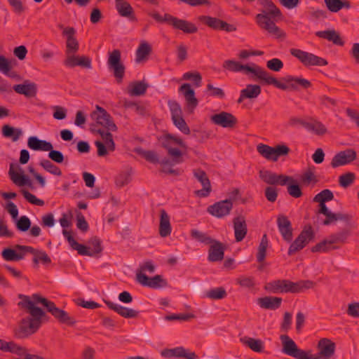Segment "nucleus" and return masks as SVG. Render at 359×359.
<instances>
[{
  "label": "nucleus",
  "instance_id": "f257e3e1",
  "mask_svg": "<svg viewBox=\"0 0 359 359\" xmlns=\"http://www.w3.org/2000/svg\"><path fill=\"white\" fill-rule=\"evenodd\" d=\"M19 298L21 299V301L18 303V306L26 309L31 316L23 318L20 321L19 327L15 332L18 338L27 337L35 333L40 327L41 319L46 316V313L41 309L35 306L36 304H42L47 311L50 313L60 323L68 325H74L76 323L74 318L69 316L66 311L57 308L54 302L39 294H34L31 297L20 294Z\"/></svg>",
  "mask_w": 359,
  "mask_h": 359
},
{
  "label": "nucleus",
  "instance_id": "f03ea898",
  "mask_svg": "<svg viewBox=\"0 0 359 359\" xmlns=\"http://www.w3.org/2000/svg\"><path fill=\"white\" fill-rule=\"evenodd\" d=\"M161 145L167 150L168 155L171 158L170 161L163 159L161 161L162 171L174 175H180V172L179 170L172 169L170 168V166L183 162L182 153L178 148H176L175 146L187 148L185 143L181 138L177 136L166 134L161 137Z\"/></svg>",
  "mask_w": 359,
  "mask_h": 359
},
{
  "label": "nucleus",
  "instance_id": "7ed1b4c3",
  "mask_svg": "<svg viewBox=\"0 0 359 359\" xmlns=\"http://www.w3.org/2000/svg\"><path fill=\"white\" fill-rule=\"evenodd\" d=\"M265 6L266 9L255 16L257 24L262 29L266 31L269 34L276 39L285 38V33L276 26L271 19V18H280L282 17L280 10L271 1H267Z\"/></svg>",
  "mask_w": 359,
  "mask_h": 359
},
{
  "label": "nucleus",
  "instance_id": "20e7f679",
  "mask_svg": "<svg viewBox=\"0 0 359 359\" xmlns=\"http://www.w3.org/2000/svg\"><path fill=\"white\" fill-rule=\"evenodd\" d=\"M315 286V283L309 280H302L292 282L287 279L274 280L267 283L264 289L273 294L278 293H299Z\"/></svg>",
  "mask_w": 359,
  "mask_h": 359
},
{
  "label": "nucleus",
  "instance_id": "39448f33",
  "mask_svg": "<svg viewBox=\"0 0 359 359\" xmlns=\"http://www.w3.org/2000/svg\"><path fill=\"white\" fill-rule=\"evenodd\" d=\"M149 15L154 18L156 22L165 23L173 29L182 31L187 34H195L198 32L197 27L188 20L178 18L169 13H165L163 16L158 12H151Z\"/></svg>",
  "mask_w": 359,
  "mask_h": 359
},
{
  "label": "nucleus",
  "instance_id": "423d86ee",
  "mask_svg": "<svg viewBox=\"0 0 359 359\" xmlns=\"http://www.w3.org/2000/svg\"><path fill=\"white\" fill-rule=\"evenodd\" d=\"M348 238V231L347 230H341L340 231L332 233L323 241L317 243L311 248L313 252H325L338 248L336 244L344 243Z\"/></svg>",
  "mask_w": 359,
  "mask_h": 359
},
{
  "label": "nucleus",
  "instance_id": "0eeeda50",
  "mask_svg": "<svg viewBox=\"0 0 359 359\" xmlns=\"http://www.w3.org/2000/svg\"><path fill=\"white\" fill-rule=\"evenodd\" d=\"M257 152L264 158L276 162L279 157L288 155L290 148L285 144H278L274 147L267 144H259L257 147Z\"/></svg>",
  "mask_w": 359,
  "mask_h": 359
},
{
  "label": "nucleus",
  "instance_id": "6e6552de",
  "mask_svg": "<svg viewBox=\"0 0 359 359\" xmlns=\"http://www.w3.org/2000/svg\"><path fill=\"white\" fill-rule=\"evenodd\" d=\"M273 81L271 85L283 90L287 89L297 90L299 87L307 89L311 86V83L309 80L290 75L283 77L281 79L282 81L277 80L275 77H273Z\"/></svg>",
  "mask_w": 359,
  "mask_h": 359
},
{
  "label": "nucleus",
  "instance_id": "1a4fd4ad",
  "mask_svg": "<svg viewBox=\"0 0 359 359\" xmlns=\"http://www.w3.org/2000/svg\"><path fill=\"white\" fill-rule=\"evenodd\" d=\"M290 53L305 67L325 66L327 65V61L325 59L301 49L291 48Z\"/></svg>",
  "mask_w": 359,
  "mask_h": 359
},
{
  "label": "nucleus",
  "instance_id": "9d476101",
  "mask_svg": "<svg viewBox=\"0 0 359 359\" xmlns=\"http://www.w3.org/2000/svg\"><path fill=\"white\" fill-rule=\"evenodd\" d=\"M325 219L323 220V224L328 226L335 223L339 220L345 224V227L342 230H347L348 231V236L351 235V231L355 227V222L353 221L351 215L344 212H332L331 210L328 211L324 215Z\"/></svg>",
  "mask_w": 359,
  "mask_h": 359
},
{
  "label": "nucleus",
  "instance_id": "9b49d317",
  "mask_svg": "<svg viewBox=\"0 0 359 359\" xmlns=\"http://www.w3.org/2000/svg\"><path fill=\"white\" fill-rule=\"evenodd\" d=\"M90 117L95 122L108 130L116 131L117 127L111 115L102 107L96 105L95 110L90 114Z\"/></svg>",
  "mask_w": 359,
  "mask_h": 359
},
{
  "label": "nucleus",
  "instance_id": "f8f14e48",
  "mask_svg": "<svg viewBox=\"0 0 359 359\" xmlns=\"http://www.w3.org/2000/svg\"><path fill=\"white\" fill-rule=\"evenodd\" d=\"M314 233L311 226L304 228L288 249V255H292L302 250L313 238Z\"/></svg>",
  "mask_w": 359,
  "mask_h": 359
},
{
  "label": "nucleus",
  "instance_id": "ddd939ff",
  "mask_svg": "<svg viewBox=\"0 0 359 359\" xmlns=\"http://www.w3.org/2000/svg\"><path fill=\"white\" fill-rule=\"evenodd\" d=\"M121 51L115 49L109 53L107 61L109 69L113 71L114 76L118 82L122 81L125 74V66L121 62Z\"/></svg>",
  "mask_w": 359,
  "mask_h": 359
},
{
  "label": "nucleus",
  "instance_id": "4468645a",
  "mask_svg": "<svg viewBox=\"0 0 359 359\" xmlns=\"http://www.w3.org/2000/svg\"><path fill=\"white\" fill-rule=\"evenodd\" d=\"M198 20L210 28L215 30H224L227 32H235L236 30V27L233 25L229 24L217 18L200 15L198 17Z\"/></svg>",
  "mask_w": 359,
  "mask_h": 359
},
{
  "label": "nucleus",
  "instance_id": "2eb2a0df",
  "mask_svg": "<svg viewBox=\"0 0 359 359\" xmlns=\"http://www.w3.org/2000/svg\"><path fill=\"white\" fill-rule=\"evenodd\" d=\"M136 281L144 287L153 289H158L167 285V281L161 275H156L149 278L146 274L137 273Z\"/></svg>",
  "mask_w": 359,
  "mask_h": 359
},
{
  "label": "nucleus",
  "instance_id": "dca6fc26",
  "mask_svg": "<svg viewBox=\"0 0 359 359\" xmlns=\"http://www.w3.org/2000/svg\"><path fill=\"white\" fill-rule=\"evenodd\" d=\"M335 347V344L330 339H321L318 343V353L314 354V359H330L334 353Z\"/></svg>",
  "mask_w": 359,
  "mask_h": 359
},
{
  "label": "nucleus",
  "instance_id": "f3484780",
  "mask_svg": "<svg viewBox=\"0 0 359 359\" xmlns=\"http://www.w3.org/2000/svg\"><path fill=\"white\" fill-rule=\"evenodd\" d=\"M246 74H252V77H255L265 84L271 85L273 81L272 76L268 72L264 70L262 67L256 64H252L251 66L246 65L245 72Z\"/></svg>",
  "mask_w": 359,
  "mask_h": 359
},
{
  "label": "nucleus",
  "instance_id": "a211bd4d",
  "mask_svg": "<svg viewBox=\"0 0 359 359\" xmlns=\"http://www.w3.org/2000/svg\"><path fill=\"white\" fill-rule=\"evenodd\" d=\"M185 100L187 110L192 113L198 106V100L195 96V92L189 83H184L179 88Z\"/></svg>",
  "mask_w": 359,
  "mask_h": 359
},
{
  "label": "nucleus",
  "instance_id": "6ab92c4d",
  "mask_svg": "<svg viewBox=\"0 0 359 359\" xmlns=\"http://www.w3.org/2000/svg\"><path fill=\"white\" fill-rule=\"evenodd\" d=\"M357 154L355 150L348 149L339 151L332 158L331 166L334 168L351 163L356 159Z\"/></svg>",
  "mask_w": 359,
  "mask_h": 359
},
{
  "label": "nucleus",
  "instance_id": "aec40b11",
  "mask_svg": "<svg viewBox=\"0 0 359 359\" xmlns=\"http://www.w3.org/2000/svg\"><path fill=\"white\" fill-rule=\"evenodd\" d=\"M233 208L231 200H224L214 203L208 208V212L210 215L221 218L228 215Z\"/></svg>",
  "mask_w": 359,
  "mask_h": 359
},
{
  "label": "nucleus",
  "instance_id": "412c9836",
  "mask_svg": "<svg viewBox=\"0 0 359 359\" xmlns=\"http://www.w3.org/2000/svg\"><path fill=\"white\" fill-rule=\"evenodd\" d=\"M63 63L69 68L77 66L88 69L92 68L91 59L88 56L77 55L76 53L66 56Z\"/></svg>",
  "mask_w": 359,
  "mask_h": 359
},
{
  "label": "nucleus",
  "instance_id": "4be33fe9",
  "mask_svg": "<svg viewBox=\"0 0 359 359\" xmlns=\"http://www.w3.org/2000/svg\"><path fill=\"white\" fill-rule=\"evenodd\" d=\"M210 120L215 125L227 128H233L237 123L236 118L232 114L226 111L212 115Z\"/></svg>",
  "mask_w": 359,
  "mask_h": 359
},
{
  "label": "nucleus",
  "instance_id": "5701e85b",
  "mask_svg": "<svg viewBox=\"0 0 359 359\" xmlns=\"http://www.w3.org/2000/svg\"><path fill=\"white\" fill-rule=\"evenodd\" d=\"M161 354L164 358H184L186 359H198V356L194 352H191L182 346L175 348L163 349Z\"/></svg>",
  "mask_w": 359,
  "mask_h": 359
},
{
  "label": "nucleus",
  "instance_id": "b1692460",
  "mask_svg": "<svg viewBox=\"0 0 359 359\" xmlns=\"http://www.w3.org/2000/svg\"><path fill=\"white\" fill-rule=\"evenodd\" d=\"M277 226L283 240L287 243L291 242L293 238L292 227L288 218L283 215H278Z\"/></svg>",
  "mask_w": 359,
  "mask_h": 359
},
{
  "label": "nucleus",
  "instance_id": "393cba45",
  "mask_svg": "<svg viewBox=\"0 0 359 359\" xmlns=\"http://www.w3.org/2000/svg\"><path fill=\"white\" fill-rule=\"evenodd\" d=\"M193 174L203 186V189L198 191V194L202 197L208 196L211 191V185L207 174L201 169L194 170Z\"/></svg>",
  "mask_w": 359,
  "mask_h": 359
},
{
  "label": "nucleus",
  "instance_id": "a878e982",
  "mask_svg": "<svg viewBox=\"0 0 359 359\" xmlns=\"http://www.w3.org/2000/svg\"><path fill=\"white\" fill-rule=\"evenodd\" d=\"M13 88L15 93L27 97H34L37 93L36 84L29 80H25L22 84L15 85Z\"/></svg>",
  "mask_w": 359,
  "mask_h": 359
},
{
  "label": "nucleus",
  "instance_id": "bb28decb",
  "mask_svg": "<svg viewBox=\"0 0 359 359\" xmlns=\"http://www.w3.org/2000/svg\"><path fill=\"white\" fill-rule=\"evenodd\" d=\"M225 246L219 241L214 240L210 245L208 260L212 262H219L224 259Z\"/></svg>",
  "mask_w": 359,
  "mask_h": 359
},
{
  "label": "nucleus",
  "instance_id": "cd10ccee",
  "mask_svg": "<svg viewBox=\"0 0 359 359\" xmlns=\"http://www.w3.org/2000/svg\"><path fill=\"white\" fill-rule=\"evenodd\" d=\"M104 303L107 305V306L118 313L123 318H133L137 317L139 312L133 309L126 308L118 304H115L109 300H104Z\"/></svg>",
  "mask_w": 359,
  "mask_h": 359
},
{
  "label": "nucleus",
  "instance_id": "c85d7f7f",
  "mask_svg": "<svg viewBox=\"0 0 359 359\" xmlns=\"http://www.w3.org/2000/svg\"><path fill=\"white\" fill-rule=\"evenodd\" d=\"M233 229L236 242L243 241L248 232L247 224L244 217L238 216L233 219Z\"/></svg>",
  "mask_w": 359,
  "mask_h": 359
},
{
  "label": "nucleus",
  "instance_id": "c756f323",
  "mask_svg": "<svg viewBox=\"0 0 359 359\" xmlns=\"http://www.w3.org/2000/svg\"><path fill=\"white\" fill-rule=\"evenodd\" d=\"M115 7L121 17L127 18L132 21L136 20L133 7L126 0H115Z\"/></svg>",
  "mask_w": 359,
  "mask_h": 359
},
{
  "label": "nucleus",
  "instance_id": "7c9ffc66",
  "mask_svg": "<svg viewBox=\"0 0 359 359\" xmlns=\"http://www.w3.org/2000/svg\"><path fill=\"white\" fill-rule=\"evenodd\" d=\"M89 244L92 245V248L84 245V250H82L83 252L79 254L81 255L95 257L98 256L102 251L101 241L97 237L92 238L89 241Z\"/></svg>",
  "mask_w": 359,
  "mask_h": 359
},
{
  "label": "nucleus",
  "instance_id": "2f4dec72",
  "mask_svg": "<svg viewBox=\"0 0 359 359\" xmlns=\"http://www.w3.org/2000/svg\"><path fill=\"white\" fill-rule=\"evenodd\" d=\"M282 298L278 297H264L259 298L257 303L261 308L275 310L280 306Z\"/></svg>",
  "mask_w": 359,
  "mask_h": 359
},
{
  "label": "nucleus",
  "instance_id": "473e14b6",
  "mask_svg": "<svg viewBox=\"0 0 359 359\" xmlns=\"http://www.w3.org/2000/svg\"><path fill=\"white\" fill-rule=\"evenodd\" d=\"M171 225L170 222V217L165 210H161L160 212V224L159 234L161 237H167L171 233Z\"/></svg>",
  "mask_w": 359,
  "mask_h": 359
},
{
  "label": "nucleus",
  "instance_id": "72a5a7b5",
  "mask_svg": "<svg viewBox=\"0 0 359 359\" xmlns=\"http://www.w3.org/2000/svg\"><path fill=\"white\" fill-rule=\"evenodd\" d=\"M27 145L31 149L35 151L41 150L48 151L53 149V145L50 142L39 140L34 136L28 138Z\"/></svg>",
  "mask_w": 359,
  "mask_h": 359
},
{
  "label": "nucleus",
  "instance_id": "f704fd0d",
  "mask_svg": "<svg viewBox=\"0 0 359 359\" xmlns=\"http://www.w3.org/2000/svg\"><path fill=\"white\" fill-rule=\"evenodd\" d=\"M151 53V46L146 41L141 42L136 50L135 62L140 63L146 61Z\"/></svg>",
  "mask_w": 359,
  "mask_h": 359
},
{
  "label": "nucleus",
  "instance_id": "c9c22d12",
  "mask_svg": "<svg viewBox=\"0 0 359 359\" xmlns=\"http://www.w3.org/2000/svg\"><path fill=\"white\" fill-rule=\"evenodd\" d=\"M280 338L283 344V352L292 357L298 349L297 344L287 335H281Z\"/></svg>",
  "mask_w": 359,
  "mask_h": 359
},
{
  "label": "nucleus",
  "instance_id": "e433bc0d",
  "mask_svg": "<svg viewBox=\"0 0 359 359\" xmlns=\"http://www.w3.org/2000/svg\"><path fill=\"white\" fill-rule=\"evenodd\" d=\"M316 35L320 38L332 41L336 45H344V41L341 40L339 34L334 30L319 31L316 33Z\"/></svg>",
  "mask_w": 359,
  "mask_h": 359
},
{
  "label": "nucleus",
  "instance_id": "4c0bfd02",
  "mask_svg": "<svg viewBox=\"0 0 359 359\" xmlns=\"http://www.w3.org/2000/svg\"><path fill=\"white\" fill-rule=\"evenodd\" d=\"M302 125L308 130L314 133L317 135H323L327 130L320 121H313L311 122H302Z\"/></svg>",
  "mask_w": 359,
  "mask_h": 359
},
{
  "label": "nucleus",
  "instance_id": "58836bf2",
  "mask_svg": "<svg viewBox=\"0 0 359 359\" xmlns=\"http://www.w3.org/2000/svg\"><path fill=\"white\" fill-rule=\"evenodd\" d=\"M1 256L5 261L18 262L24 259V253L12 248H5L1 252Z\"/></svg>",
  "mask_w": 359,
  "mask_h": 359
},
{
  "label": "nucleus",
  "instance_id": "ea45409f",
  "mask_svg": "<svg viewBox=\"0 0 359 359\" xmlns=\"http://www.w3.org/2000/svg\"><path fill=\"white\" fill-rule=\"evenodd\" d=\"M241 342L248 346L250 349L255 352H262L264 349V343L260 339L245 337L241 339Z\"/></svg>",
  "mask_w": 359,
  "mask_h": 359
},
{
  "label": "nucleus",
  "instance_id": "a19ab883",
  "mask_svg": "<svg viewBox=\"0 0 359 359\" xmlns=\"http://www.w3.org/2000/svg\"><path fill=\"white\" fill-rule=\"evenodd\" d=\"M9 175L12 181L18 186L31 185L29 180L25 175L19 174L13 170V165L11 164L9 169Z\"/></svg>",
  "mask_w": 359,
  "mask_h": 359
},
{
  "label": "nucleus",
  "instance_id": "79ce46f5",
  "mask_svg": "<svg viewBox=\"0 0 359 359\" xmlns=\"http://www.w3.org/2000/svg\"><path fill=\"white\" fill-rule=\"evenodd\" d=\"M327 9L333 13H337L342 8H349L350 3L342 0H324Z\"/></svg>",
  "mask_w": 359,
  "mask_h": 359
},
{
  "label": "nucleus",
  "instance_id": "37998d69",
  "mask_svg": "<svg viewBox=\"0 0 359 359\" xmlns=\"http://www.w3.org/2000/svg\"><path fill=\"white\" fill-rule=\"evenodd\" d=\"M314 170V167L309 168L301 175L300 181L302 184L305 186H309L310 184L314 185L318 182L315 175Z\"/></svg>",
  "mask_w": 359,
  "mask_h": 359
},
{
  "label": "nucleus",
  "instance_id": "c03bdc74",
  "mask_svg": "<svg viewBox=\"0 0 359 359\" xmlns=\"http://www.w3.org/2000/svg\"><path fill=\"white\" fill-rule=\"evenodd\" d=\"M148 85L142 81L131 83L128 88V93L132 96L142 95L146 93Z\"/></svg>",
  "mask_w": 359,
  "mask_h": 359
},
{
  "label": "nucleus",
  "instance_id": "a18cd8bd",
  "mask_svg": "<svg viewBox=\"0 0 359 359\" xmlns=\"http://www.w3.org/2000/svg\"><path fill=\"white\" fill-rule=\"evenodd\" d=\"M2 135L6 137H12L13 142L17 141L22 135L20 128H15L8 125L2 127Z\"/></svg>",
  "mask_w": 359,
  "mask_h": 359
},
{
  "label": "nucleus",
  "instance_id": "49530a36",
  "mask_svg": "<svg viewBox=\"0 0 359 359\" xmlns=\"http://www.w3.org/2000/svg\"><path fill=\"white\" fill-rule=\"evenodd\" d=\"M132 169L128 168L121 172L115 179V184L118 187H123L128 184L131 180Z\"/></svg>",
  "mask_w": 359,
  "mask_h": 359
},
{
  "label": "nucleus",
  "instance_id": "de8ad7c7",
  "mask_svg": "<svg viewBox=\"0 0 359 359\" xmlns=\"http://www.w3.org/2000/svg\"><path fill=\"white\" fill-rule=\"evenodd\" d=\"M190 235L193 239L203 243L205 245H210L213 241L211 237H210L207 233L200 231L197 229H192L191 231Z\"/></svg>",
  "mask_w": 359,
  "mask_h": 359
},
{
  "label": "nucleus",
  "instance_id": "09e8293b",
  "mask_svg": "<svg viewBox=\"0 0 359 359\" xmlns=\"http://www.w3.org/2000/svg\"><path fill=\"white\" fill-rule=\"evenodd\" d=\"M227 293L225 289L222 287H218L210 289L205 292V297L210 299H222L225 298Z\"/></svg>",
  "mask_w": 359,
  "mask_h": 359
},
{
  "label": "nucleus",
  "instance_id": "8fccbe9b",
  "mask_svg": "<svg viewBox=\"0 0 359 359\" xmlns=\"http://www.w3.org/2000/svg\"><path fill=\"white\" fill-rule=\"evenodd\" d=\"M269 245V241L266 234H264L261 242L258 247V252L257 254V259L258 262H263L266 257V249Z\"/></svg>",
  "mask_w": 359,
  "mask_h": 359
},
{
  "label": "nucleus",
  "instance_id": "3c124183",
  "mask_svg": "<svg viewBox=\"0 0 359 359\" xmlns=\"http://www.w3.org/2000/svg\"><path fill=\"white\" fill-rule=\"evenodd\" d=\"M243 96L250 99L256 98L261 93V88L258 85L248 84L246 88L241 90Z\"/></svg>",
  "mask_w": 359,
  "mask_h": 359
},
{
  "label": "nucleus",
  "instance_id": "603ef678",
  "mask_svg": "<svg viewBox=\"0 0 359 359\" xmlns=\"http://www.w3.org/2000/svg\"><path fill=\"white\" fill-rule=\"evenodd\" d=\"M39 165L47 172L57 176L62 175V171L59 167L47 159L41 160Z\"/></svg>",
  "mask_w": 359,
  "mask_h": 359
},
{
  "label": "nucleus",
  "instance_id": "864d4df0",
  "mask_svg": "<svg viewBox=\"0 0 359 359\" xmlns=\"http://www.w3.org/2000/svg\"><path fill=\"white\" fill-rule=\"evenodd\" d=\"M137 154H139L141 156L145 158L147 161L152 163H161V161H159L158 156L157 153L154 151H146L142 149H137Z\"/></svg>",
  "mask_w": 359,
  "mask_h": 359
},
{
  "label": "nucleus",
  "instance_id": "5fc2aeb1",
  "mask_svg": "<svg viewBox=\"0 0 359 359\" xmlns=\"http://www.w3.org/2000/svg\"><path fill=\"white\" fill-rule=\"evenodd\" d=\"M62 233H63L64 236L65 237V238L67 240L70 246L74 250H77L78 253L83 252V251H82V250H84V245L79 244V243H77L73 238L71 231L64 229L62 231Z\"/></svg>",
  "mask_w": 359,
  "mask_h": 359
},
{
  "label": "nucleus",
  "instance_id": "6e6d98bb",
  "mask_svg": "<svg viewBox=\"0 0 359 359\" xmlns=\"http://www.w3.org/2000/svg\"><path fill=\"white\" fill-rule=\"evenodd\" d=\"M97 133L100 135L102 139L104 142L109 149V151H113L115 149V143L113 140L112 135L109 132H105L103 130L98 129L97 130Z\"/></svg>",
  "mask_w": 359,
  "mask_h": 359
},
{
  "label": "nucleus",
  "instance_id": "4d7b16f0",
  "mask_svg": "<svg viewBox=\"0 0 359 359\" xmlns=\"http://www.w3.org/2000/svg\"><path fill=\"white\" fill-rule=\"evenodd\" d=\"M246 65H242L238 62L228 60L224 62L223 67L233 72H245Z\"/></svg>",
  "mask_w": 359,
  "mask_h": 359
},
{
  "label": "nucleus",
  "instance_id": "13d9d810",
  "mask_svg": "<svg viewBox=\"0 0 359 359\" xmlns=\"http://www.w3.org/2000/svg\"><path fill=\"white\" fill-rule=\"evenodd\" d=\"M278 175L270 170H260L259 177L266 183L271 185L277 184Z\"/></svg>",
  "mask_w": 359,
  "mask_h": 359
},
{
  "label": "nucleus",
  "instance_id": "bf43d9fd",
  "mask_svg": "<svg viewBox=\"0 0 359 359\" xmlns=\"http://www.w3.org/2000/svg\"><path fill=\"white\" fill-rule=\"evenodd\" d=\"M7 352L18 355L21 358L20 359H23L24 358H26L27 355H29V353L25 347L18 346L13 341H10V345Z\"/></svg>",
  "mask_w": 359,
  "mask_h": 359
},
{
  "label": "nucleus",
  "instance_id": "052dcab7",
  "mask_svg": "<svg viewBox=\"0 0 359 359\" xmlns=\"http://www.w3.org/2000/svg\"><path fill=\"white\" fill-rule=\"evenodd\" d=\"M355 179V175L353 172H346L339 176V183L341 187L347 188L351 186Z\"/></svg>",
  "mask_w": 359,
  "mask_h": 359
},
{
  "label": "nucleus",
  "instance_id": "680f3d73",
  "mask_svg": "<svg viewBox=\"0 0 359 359\" xmlns=\"http://www.w3.org/2000/svg\"><path fill=\"white\" fill-rule=\"evenodd\" d=\"M182 79L193 81L196 87L201 86L202 76L198 72H187L183 74Z\"/></svg>",
  "mask_w": 359,
  "mask_h": 359
},
{
  "label": "nucleus",
  "instance_id": "e2e57ef3",
  "mask_svg": "<svg viewBox=\"0 0 359 359\" xmlns=\"http://www.w3.org/2000/svg\"><path fill=\"white\" fill-rule=\"evenodd\" d=\"M173 124L184 134L190 133V129L184 121L182 115L172 119Z\"/></svg>",
  "mask_w": 359,
  "mask_h": 359
},
{
  "label": "nucleus",
  "instance_id": "0e129e2a",
  "mask_svg": "<svg viewBox=\"0 0 359 359\" xmlns=\"http://www.w3.org/2000/svg\"><path fill=\"white\" fill-rule=\"evenodd\" d=\"M79 44L76 38L67 40L65 57L76 53V52L79 50Z\"/></svg>",
  "mask_w": 359,
  "mask_h": 359
},
{
  "label": "nucleus",
  "instance_id": "69168bd1",
  "mask_svg": "<svg viewBox=\"0 0 359 359\" xmlns=\"http://www.w3.org/2000/svg\"><path fill=\"white\" fill-rule=\"evenodd\" d=\"M236 283L245 288H252L255 285V278L252 276H241L236 279Z\"/></svg>",
  "mask_w": 359,
  "mask_h": 359
},
{
  "label": "nucleus",
  "instance_id": "338daca9",
  "mask_svg": "<svg viewBox=\"0 0 359 359\" xmlns=\"http://www.w3.org/2000/svg\"><path fill=\"white\" fill-rule=\"evenodd\" d=\"M333 198L334 194L330 189H323L314 196L313 201L326 203L332 201Z\"/></svg>",
  "mask_w": 359,
  "mask_h": 359
},
{
  "label": "nucleus",
  "instance_id": "774afa93",
  "mask_svg": "<svg viewBox=\"0 0 359 359\" xmlns=\"http://www.w3.org/2000/svg\"><path fill=\"white\" fill-rule=\"evenodd\" d=\"M16 228L18 230L25 232L31 228V221L27 216H21L16 221Z\"/></svg>",
  "mask_w": 359,
  "mask_h": 359
}]
</instances>
